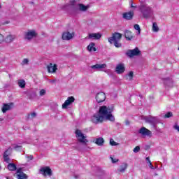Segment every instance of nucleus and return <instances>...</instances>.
Masks as SVG:
<instances>
[{
  "label": "nucleus",
  "mask_w": 179,
  "mask_h": 179,
  "mask_svg": "<svg viewBox=\"0 0 179 179\" xmlns=\"http://www.w3.org/2000/svg\"><path fill=\"white\" fill-rule=\"evenodd\" d=\"M21 65H29V59H24L21 62Z\"/></svg>",
  "instance_id": "4c0bfd02"
},
{
  "label": "nucleus",
  "mask_w": 179,
  "mask_h": 179,
  "mask_svg": "<svg viewBox=\"0 0 179 179\" xmlns=\"http://www.w3.org/2000/svg\"><path fill=\"white\" fill-rule=\"evenodd\" d=\"M141 150V147L139 146H136L133 152L134 153H138V152H139Z\"/></svg>",
  "instance_id": "a19ab883"
},
{
  "label": "nucleus",
  "mask_w": 179,
  "mask_h": 179,
  "mask_svg": "<svg viewBox=\"0 0 179 179\" xmlns=\"http://www.w3.org/2000/svg\"><path fill=\"white\" fill-rule=\"evenodd\" d=\"M90 6H85L83 3H76L71 7V13L73 15H78L79 12H86Z\"/></svg>",
  "instance_id": "f03ea898"
},
{
  "label": "nucleus",
  "mask_w": 179,
  "mask_h": 179,
  "mask_svg": "<svg viewBox=\"0 0 179 179\" xmlns=\"http://www.w3.org/2000/svg\"><path fill=\"white\" fill-rule=\"evenodd\" d=\"M8 23H9V22L7 21L4 23V24H8Z\"/></svg>",
  "instance_id": "6e6d98bb"
},
{
  "label": "nucleus",
  "mask_w": 179,
  "mask_h": 179,
  "mask_svg": "<svg viewBox=\"0 0 179 179\" xmlns=\"http://www.w3.org/2000/svg\"><path fill=\"white\" fill-rule=\"evenodd\" d=\"M40 173L42 174V176H44V177H46V176L51 177V176H52V171L50 166H44L41 168Z\"/></svg>",
  "instance_id": "0eeeda50"
},
{
  "label": "nucleus",
  "mask_w": 179,
  "mask_h": 179,
  "mask_svg": "<svg viewBox=\"0 0 179 179\" xmlns=\"http://www.w3.org/2000/svg\"><path fill=\"white\" fill-rule=\"evenodd\" d=\"M75 134H76V136L77 138L78 142H79L80 143H82L83 145H84V146H86L89 141L86 138V136H85V134L82 133V131L77 129Z\"/></svg>",
  "instance_id": "39448f33"
},
{
  "label": "nucleus",
  "mask_w": 179,
  "mask_h": 179,
  "mask_svg": "<svg viewBox=\"0 0 179 179\" xmlns=\"http://www.w3.org/2000/svg\"><path fill=\"white\" fill-rule=\"evenodd\" d=\"M88 38L92 39V40H100V38H101V34L100 33L90 34L88 36Z\"/></svg>",
  "instance_id": "412c9836"
},
{
  "label": "nucleus",
  "mask_w": 179,
  "mask_h": 179,
  "mask_svg": "<svg viewBox=\"0 0 179 179\" xmlns=\"http://www.w3.org/2000/svg\"><path fill=\"white\" fill-rule=\"evenodd\" d=\"M143 120H144L147 124L152 125L154 129H156V125L159 124V118H157V117H153L152 115L144 116Z\"/></svg>",
  "instance_id": "20e7f679"
},
{
  "label": "nucleus",
  "mask_w": 179,
  "mask_h": 179,
  "mask_svg": "<svg viewBox=\"0 0 179 179\" xmlns=\"http://www.w3.org/2000/svg\"><path fill=\"white\" fill-rule=\"evenodd\" d=\"M170 117H173V113L171 112H168L164 115V118H170Z\"/></svg>",
  "instance_id": "c9c22d12"
},
{
  "label": "nucleus",
  "mask_w": 179,
  "mask_h": 179,
  "mask_svg": "<svg viewBox=\"0 0 179 179\" xmlns=\"http://www.w3.org/2000/svg\"><path fill=\"white\" fill-rule=\"evenodd\" d=\"M163 80H164V85H165V86H167L168 87H173V78H163Z\"/></svg>",
  "instance_id": "4be33fe9"
},
{
  "label": "nucleus",
  "mask_w": 179,
  "mask_h": 179,
  "mask_svg": "<svg viewBox=\"0 0 179 179\" xmlns=\"http://www.w3.org/2000/svg\"><path fill=\"white\" fill-rule=\"evenodd\" d=\"M8 152H9V150H6L3 155L4 162H6V163H9V160H10V159L9 158V153Z\"/></svg>",
  "instance_id": "a878e982"
},
{
  "label": "nucleus",
  "mask_w": 179,
  "mask_h": 179,
  "mask_svg": "<svg viewBox=\"0 0 179 179\" xmlns=\"http://www.w3.org/2000/svg\"><path fill=\"white\" fill-rule=\"evenodd\" d=\"M15 38H16V35L9 34L6 37L5 42L7 43V44H10Z\"/></svg>",
  "instance_id": "b1692460"
},
{
  "label": "nucleus",
  "mask_w": 179,
  "mask_h": 179,
  "mask_svg": "<svg viewBox=\"0 0 179 179\" xmlns=\"http://www.w3.org/2000/svg\"><path fill=\"white\" fill-rule=\"evenodd\" d=\"M92 51H97V49H96L95 47H94V48H92Z\"/></svg>",
  "instance_id": "864d4df0"
},
{
  "label": "nucleus",
  "mask_w": 179,
  "mask_h": 179,
  "mask_svg": "<svg viewBox=\"0 0 179 179\" xmlns=\"http://www.w3.org/2000/svg\"><path fill=\"white\" fill-rule=\"evenodd\" d=\"M73 36H75V34L73 33H70L69 31H66V32H64L62 35V40H72V38H73Z\"/></svg>",
  "instance_id": "dca6fc26"
},
{
  "label": "nucleus",
  "mask_w": 179,
  "mask_h": 179,
  "mask_svg": "<svg viewBox=\"0 0 179 179\" xmlns=\"http://www.w3.org/2000/svg\"><path fill=\"white\" fill-rule=\"evenodd\" d=\"M1 4H0V9H1Z\"/></svg>",
  "instance_id": "bf43d9fd"
},
{
  "label": "nucleus",
  "mask_w": 179,
  "mask_h": 179,
  "mask_svg": "<svg viewBox=\"0 0 179 179\" xmlns=\"http://www.w3.org/2000/svg\"><path fill=\"white\" fill-rule=\"evenodd\" d=\"M152 31L155 33H157L159 31V27L157 26V23L153 22L152 23Z\"/></svg>",
  "instance_id": "c756f323"
},
{
  "label": "nucleus",
  "mask_w": 179,
  "mask_h": 179,
  "mask_svg": "<svg viewBox=\"0 0 179 179\" xmlns=\"http://www.w3.org/2000/svg\"><path fill=\"white\" fill-rule=\"evenodd\" d=\"M129 5H130V7L132 8L133 9H136L137 8L136 3H134V1L132 0L129 1Z\"/></svg>",
  "instance_id": "f704fd0d"
},
{
  "label": "nucleus",
  "mask_w": 179,
  "mask_h": 179,
  "mask_svg": "<svg viewBox=\"0 0 179 179\" xmlns=\"http://www.w3.org/2000/svg\"><path fill=\"white\" fill-rule=\"evenodd\" d=\"M27 159H29V160H33L34 157L33 155H27Z\"/></svg>",
  "instance_id": "8fccbe9b"
},
{
  "label": "nucleus",
  "mask_w": 179,
  "mask_h": 179,
  "mask_svg": "<svg viewBox=\"0 0 179 179\" xmlns=\"http://www.w3.org/2000/svg\"><path fill=\"white\" fill-rule=\"evenodd\" d=\"M115 72L118 73V75H121V73H124L125 72V66L122 64H117L115 68Z\"/></svg>",
  "instance_id": "a211bd4d"
},
{
  "label": "nucleus",
  "mask_w": 179,
  "mask_h": 179,
  "mask_svg": "<svg viewBox=\"0 0 179 179\" xmlns=\"http://www.w3.org/2000/svg\"><path fill=\"white\" fill-rule=\"evenodd\" d=\"M93 142L98 146H103L104 145V138L103 137H99L94 140Z\"/></svg>",
  "instance_id": "5701e85b"
},
{
  "label": "nucleus",
  "mask_w": 179,
  "mask_h": 179,
  "mask_svg": "<svg viewBox=\"0 0 179 179\" xmlns=\"http://www.w3.org/2000/svg\"><path fill=\"white\" fill-rule=\"evenodd\" d=\"M70 3H71V8H72V6H73V5H76V3H75V0H71Z\"/></svg>",
  "instance_id": "49530a36"
},
{
  "label": "nucleus",
  "mask_w": 179,
  "mask_h": 179,
  "mask_svg": "<svg viewBox=\"0 0 179 179\" xmlns=\"http://www.w3.org/2000/svg\"><path fill=\"white\" fill-rule=\"evenodd\" d=\"M124 36L125 37V38L127 41H131L134 40V38L135 37V36H134V34H132V31H131L130 30H128V29L124 30Z\"/></svg>",
  "instance_id": "ddd939ff"
},
{
  "label": "nucleus",
  "mask_w": 179,
  "mask_h": 179,
  "mask_svg": "<svg viewBox=\"0 0 179 179\" xmlns=\"http://www.w3.org/2000/svg\"><path fill=\"white\" fill-rule=\"evenodd\" d=\"M14 103H4L2 108V111L3 113H6V111H9V110H12L13 108Z\"/></svg>",
  "instance_id": "6ab92c4d"
},
{
  "label": "nucleus",
  "mask_w": 179,
  "mask_h": 179,
  "mask_svg": "<svg viewBox=\"0 0 179 179\" xmlns=\"http://www.w3.org/2000/svg\"><path fill=\"white\" fill-rule=\"evenodd\" d=\"M9 149H10V148H8V150H9Z\"/></svg>",
  "instance_id": "680f3d73"
},
{
  "label": "nucleus",
  "mask_w": 179,
  "mask_h": 179,
  "mask_svg": "<svg viewBox=\"0 0 179 179\" xmlns=\"http://www.w3.org/2000/svg\"><path fill=\"white\" fill-rule=\"evenodd\" d=\"M12 146H13V149L15 150H22V146L21 145H15V144H13Z\"/></svg>",
  "instance_id": "72a5a7b5"
},
{
  "label": "nucleus",
  "mask_w": 179,
  "mask_h": 179,
  "mask_svg": "<svg viewBox=\"0 0 179 179\" xmlns=\"http://www.w3.org/2000/svg\"><path fill=\"white\" fill-rule=\"evenodd\" d=\"M34 37H37V32H36L34 30H29L24 34L25 40H32V38H34Z\"/></svg>",
  "instance_id": "9d476101"
},
{
  "label": "nucleus",
  "mask_w": 179,
  "mask_h": 179,
  "mask_svg": "<svg viewBox=\"0 0 179 179\" xmlns=\"http://www.w3.org/2000/svg\"><path fill=\"white\" fill-rule=\"evenodd\" d=\"M3 41V35L0 34V44Z\"/></svg>",
  "instance_id": "a18cd8bd"
},
{
  "label": "nucleus",
  "mask_w": 179,
  "mask_h": 179,
  "mask_svg": "<svg viewBox=\"0 0 179 179\" xmlns=\"http://www.w3.org/2000/svg\"><path fill=\"white\" fill-rule=\"evenodd\" d=\"M18 86L21 87V89H24L26 87V81H24V80H19Z\"/></svg>",
  "instance_id": "cd10ccee"
},
{
  "label": "nucleus",
  "mask_w": 179,
  "mask_h": 179,
  "mask_svg": "<svg viewBox=\"0 0 179 179\" xmlns=\"http://www.w3.org/2000/svg\"><path fill=\"white\" fill-rule=\"evenodd\" d=\"M128 167V164L126 163L122 164L119 169H117V171H120V173H125V171L127 170Z\"/></svg>",
  "instance_id": "393cba45"
},
{
  "label": "nucleus",
  "mask_w": 179,
  "mask_h": 179,
  "mask_svg": "<svg viewBox=\"0 0 179 179\" xmlns=\"http://www.w3.org/2000/svg\"><path fill=\"white\" fill-rule=\"evenodd\" d=\"M47 69L49 73H54L56 72L58 68H57V64L53 65L52 63H50L49 65L47 66Z\"/></svg>",
  "instance_id": "aec40b11"
},
{
  "label": "nucleus",
  "mask_w": 179,
  "mask_h": 179,
  "mask_svg": "<svg viewBox=\"0 0 179 179\" xmlns=\"http://www.w3.org/2000/svg\"><path fill=\"white\" fill-rule=\"evenodd\" d=\"M173 128H174V129L178 131V132H179V126H178V124H177V123L175 124V125L173 126Z\"/></svg>",
  "instance_id": "79ce46f5"
},
{
  "label": "nucleus",
  "mask_w": 179,
  "mask_h": 179,
  "mask_svg": "<svg viewBox=\"0 0 179 179\" xmlns=\"http://www.w3.org/2000/svg\"><path fill=\"white\" fill-rule=\"evenodd\" d=\"M36 117H37V113L33 112L27 115V120H33V118H36Z\"/></svg>",
  "instance_id": "c85d7f7f"
},
{
  "label": "nucleus",
  "mask_w": 179,
  "mask_h": 179,
  "mask_svg": "<svg viewBox=\"0 0 179 179\" xmlns=\"http://www.w3.org/2000/svg\"><path fill=\"white\" fill-rule=\"evenodd\" d=\"M134 15H135L134 11H129V12L124 13L122 14V17L126 20H132V19H134Z\"/></svg>",
  "instance_id": "2eb2a0df"
},
{
  "label": "nucleus",
  "mask_w": 179,
  "mask_h": 179,
  "mask_svg": "<svg viewBox=\"0 0 179 179\" xmlns=\"http://www.w3.org/2000/svg\"><path fill=\"white\" fill-rule=\"evenodd\" d=\"M95 99L97 103H103V101H106L107 96L104 92H101L96 94Z\"/></svg>",
  "instance_id": "9b49d317"
},
{
  "label": "nucleus",
  "mask_w": 179,
  "mask_h": 179,
  "mask_svg": "<svg viewBox=\"0 0 179 179\" xmlns=\"http://www.w3.org/2000/svg\"><path fill=\"white\" fill-rule=\"evenodd\" d=\"M15 174L17 179H27V175L22 171V168L18 169Z\"/></svg>",
  "instance_id": "f3484780"
},
{
  "label": "nucleus",
  "mask_w": 179,
  "mask_h": 179,
  "mask_svg": "<svg viewBox=\"0 0 179 179\" xmlns=\"http://www.w3.org/2000/svg\"><path fill=\"white\" fill-rule=\"evenodd\" d=\"M45 93H47V92L45 90L43 89L39 92V96H45Z\"/></svg>",
  "instance_id": "ea45409f"
},
{
  "label": "nucleus",
  "mask_w": 179,
  "mask_h": 179,
  "mask_svg": "<svg viewBox=\"0 0 179 179\" xmlns=\"http://www.w3.org/2000/svg\"><path fill=\"white\" fill-rule=\"evenodd\" d=\"M129 80H132L134 79V71H130L128 74Z\"/></svg>",
  "instance_id": "58836bf2"
},
{
  "label": "nucleus",
  "mask_w": 179,
  "mask_h": 179,
  "mask_svg": "<svg viewBox=\"0 0 179 179\" xmlns=\"http://www.w3.org/2000/svg\"><path fill=\"white\" fill-rule=\"evenodd\" d=\"M119 41H113V43H114V45L115 47H116V48H120V47H122V44L118 43Z\"/></svg>",
  "instance_id": "473e14b6"
},
{
  "label": "nucleus",
  "mask_w": 179,
  "mask_h": 179,
  "mask_svg": "<svg viewBox=\"0 0 179 179\" xmlns=\"http://www.w3.org/2000/svg\"><path fill=\"white\" fill-rule=\"evenodd\" d=\"M6 179H9V177H6Z\"/></svg>",
  "instance_id": "13d9d810"
},
{
  "label": "nucleus",
  "mask_w": 179,
  "mask_h": 179,
  "mask_svg": "<svg viewBox=\"0 0 179 179\" xmlns=\"http://www.w3.org/2000/svg\"><path fill=\"white\" fill-rule=\"evenodd\" d=\"M139 97H141V99H142L143 96H142V95H139Z\"/></svg>",
  "instance_id": "4d7b16f0"
},
{
  "label": "nucleus",
  "mask_w": 179,
  "mask_h": 179,
  "mask_svg": "<svg viewBox=\"0 0 179 179\" xmlns=\"http://www.w3.org/2000/svg\"><path fill=\"white\" fill-rule=\"evenodd\" d=\"M50 83L54 84L55 83V82H57V80L54 79V80H49Z\"/></svg>",
  "instance_id": "09e8293b"
},
{
  "label": "nucleus",
  "mask_w": 179,
  "mask_h": 179,
  "mask_svg": "<svg viewBox=\"0 0 179 179\" xmlns=\"http://www.w3.org/2000/svg\"><path fill=\"white\" fill-rule=\"evenodd\" d=\"M114 111V105L102 106L99 108L98 113H95L92 117V122L94 124H100L104 120L114 122L115 117L112 113Z\"/></svg>",
  "instance_id": "f257e3e1"
},
{
  "label": "nucleus",
  "mask_w": 179,
  "mask_h": 179,
  "mask_svg": "<svg viewBox=\"0 0 179 179\" xmlns=\"http://www.w3.org/2000/svg\"><path fill=\"white\" fill-rule=\"evenodd\" d=\"M94 45H96V44L94 43H91L89 44V45L87 46V50L88 51H93V48H94Z\"/></svg>",
  "instance_id": "7c9ffc66"
},
{
  "label": "nucleus",
  "mask_w": 179,
  "mask_h": 179,
  "mask_svg": "<svg viewBox=\"0 0 179 179\" xmlns=\"http://www.w3.org/2000/svg\"><path fill=\"white\" fill-rule=\"evenodd\" d=\"M110 145L111 146H118V143L115 142L114 139L110 138Z\"/></svg>",
  "instance_id": "2f4dec72"
},
{
  "label": "nucleus",
  "mask_w": 179,
  "mask_h": 179,
  "mask_svg": "<svg viewBox=\"0 0 179 179\" xmlns=\"http://www.w3.org/2000/svg\"><path fill=\"white\" fill-rule=\"evenodd\" d=\"M130 122H129V120H126L125 121V124L126 125H129Z\"/></svg>",
  "instance_id": "603ef678"
},
{
  "label": "nucleus",
  "mask_w": 179,
  "mask_h": 179,
  "mask_svg": "<svg viewBox=\"0 0 179 179\" xmlns=\"http://www.w3.org/2000/svg\"><path fill=\"white\" fill-rule=\"evenodd\" d=\"M145 160H146L147 163H148V164L150 163H152V162H150V158H149V157H146Z\"/></svg>",
  "instance_id": "3c124183"
},
{
  "label": "nucleus",
  "mask_w": 179,
  "mask_h": 179,
  "mask_svg": "<svg viewBox=\"0 0 179 179\" xmlns=\"http://www.w3.org/2000/svg\"><path fill=\"white\" fill-rule=\"evenodd\" d=\"M144 19H150L153 16V10L149 6L141 5L139 8Z\"/></svg>",
  "instance_id": "7ed1b4c3"
},
{
  "label": "nucleus",
  "mask_w": 179,
  "mask_h": 179,
  "mask_svg": "<svg viewBox=\"0 0 179 179\" xmlns=\"http://www.w3.org/2000/svg\"><path fill=\"white\" fill-rule=\"evenodd\" d=\"M149 167L150 169H151V170H155V169H156L155 168V166H153V164H152V162H150Z\"/></svg>",
  "instance_id": "c03bdc74"
},
{
  "label": "nucleus",
  "mask_w": 179,
  "mask_h": 179,
  "mask_svg": "<svg viewBox=\"0 0 179 179\" xmlns=\"http://www.w3.org/2000/svg\"><path fill=\"white\" fill-rule=\"evenodd\" d=\"M126 55L129 57V58H132L133 57H139L142 55V52L139 50L138 48H136L133 50H128L126 52Z\"/></svg>",
  "instance_id": "423d86ee"
},
{
  "label": "nucleus",
  "mask_w": 179,
  "mask_h": 179,
  "mask_svg": "<svg viewBox=\"0 0 179 179\" xmlns=\"http://www.w3.org/2000/svg\"><path fill=\"white\" fill-rule=\"evenodd\" d=\"M30 3H31V5H34V2L31 1Z\"/></svg>",
  "instance_id": "5fc2aeb1"
},
{
  "label": "nucleus",
  "mask_w": 179,
  "mask_h": 179,
  "mask_svg": "<svg viewBox=\"0 0 179 179\" xmlns=\"http://www.w3.org/2000/svg\"><path fill=\"white\" fill-rule=\"evenodd\" d=\"M138 134L141 135V136H148L149 138H152V131L148 129L146 127H141L138 130Z\"/></svg>",
  "instance_id": "1a4fd4ad"
},
{
  "label": "nucleus",
  "mask_w": 179,
  "mask_h": 179,
  "mask_svg": "<svg viewBox=\"0 0 179 179\" xmlns=\"http://www.w3.org/2000/svg\"><path fill=\"white\" fill-rule=\"evenodd\" d=\"M16 164H13V163H10L8 164V169L10 171H16Z\"/></svg>",
  "instance_id": "bb28decb"
},
{
  "label": "nucleus",
  "mask_w": 179,
  "mask_h": 179,
  "mask_svg": "<svg viewBox=\"0 0 179 179\" xmlns=\"http://www.w3.org/2000/svg\"><path fill=\"white\" fill-rule=\"evenodd\" d=\"M3 120L2 119H0V121H2Z\"/></svg>",
  "instance_id": "052dcab7"
},
{
  "label": "nucleus",
  "mask_w": 179,
  "mask_h": 179,
  "mask_svg": "<svg viewBox=\"0 0 179 179\" xmlns=\"http://www.w3.org/2000/svg\"><path fill=\"white\" fill-rule=\"evenodd\" d=\"M110 159L112 163H117L118 162V159H113V157H110Z\"/></svg>",
  "instance_id": "37998d69"
},
{
  "label": "nucleus",
  "mask_w": 179,
  "mask_h": 179,
  "mask_svg": "<svg viewBox=\"0 0 179 179\" xmlns=\"http://www.w3.org/2000/svg\"><path fill=\"white\" fill-rule=\"evenodd\" d=\"M134 29L138 31V34H141V27H139V24H134Z\"/></svg>",
  "instance_id": "e433bc0d"
},
{
  "label": "nucleus",
  "mask_w": 179,
  "mask_h": 179,
  "mask_svg": "<svg viewBox=\"0 0 179 179\" xmlns=\"http://www.w3.org/2000/svg\"><path fill=\"white\" fill-rule=\"evenodd\" d=\"M75 101V97L73 96H69L67 98V100L65 101V102L62 104V108L66 109L68 108V106H71L72 103Z\"/></svg>",
  "instance_id": "f8f14e48"
},
{
  "label": "nucleus",
  "mask_w": 179,
  "mask_h": 179,
  "mask_svg": "<svg viewBox=\"0 0 179 179\" xmlns=\"http://www.w3.org/2000/svg\"><path fill=\"white\" fill-rule=\"evenodd\" d=\"M91 69H94V71H102L103 69H105V68H107V64H96L95 65H92L90 66Z\"/></svg>",
  "instance_id": "4468645a"
},
{
  "label": "nucleus",
  "mask_w": 179,
  "mask_h": 179,
  "mask_svg": "<svg viewBox=\"0 0 179 179\" xmlns=\"http://www.w3.org/2000/svg\"><path fill=\"white\" fill-rule=\"evenodd\" d=\"M73 177H74V178H76V179H79V178H80V175L74 174V175H73Z\"/></svg>",
  "instance_id": "de8ad7c7"
},
{
  "label": "nucleus",
  "mask_w": 179,
  "mask_h": 179,
  "mask_svg": "<svg viewBox=\"0 0 179 179\" xmlns=\"http://www.w3.org/2000/svg\"><path fill=\"white\" fill-rule=\"evenodd\" d=\"M122 38V34L118 33V32H115L113 34L112 37L108 38V41L110 44H113L114 41H120Z\"/></svg>",
  "instance_id": "6e6552de"
}]
</instances>
